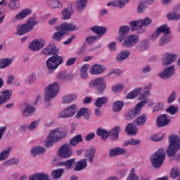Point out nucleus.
<instances>
[{
    "mask_svg": "<svg viewBox=\"0 0 180 180\" xmlns=\"http://www.w3.org/2000/svg\"><path fill=\"white\" fill-rule=\"evenodd\" d=\"M67 135V131L63 128H56L51 130L46 137V147H51L53 143H58Z\"/></svg>",
    "mask_w": 180,
    "mask_h": 180,
    "instance_id": "obj_1",
    "label": "nucleus"
},
{
    "mask_svg": "<svg viewBox=\"0 0 180 180\" xmlns=\"http://www.w3.org/2000/svg\"><path fill=\"white\" fill-rule=\"evenodd\" d=\"M36 25H37L36 18H31L27 20L25 23L17 26L15 34H17V36H23L26 34V33L32 32V30L34 28Z\"/></svg>",
    "mask_w": 180,
    "mask_h": 180,
    "instance_id": "obj_2",
    "label": "nucleus"
},
{
    "mask_svg": "<svg viewBox=\"0 0 180 180\" xmlns=\"http://www.w3.org/2000/svg\"><path fill=\"white\" fill-rule=\"evenodd\" d=\"M59 92L60 84H58V82H55L49 84L45 90V102H50V101L54 99Z\"/></svg>",
    "mask_w": 180,
    "mask_h": 180,
    "instance_id": "obj_3",
    "label": "nucleus"
},
{
    "mask_svg": "<svg viewBox=\"0 0 180 180\" xmlns=\"http://www.w3.org/2000/svg\"><path fill=\"white\" fill-rule=\"evenodd\" d=\"M89 88L96 89L97 94H103L107 88L105 77H99L91 80L89 84Z\"/></svg>",
    "mask_w": 180,
    "mask_h": 180,
    "instance_id": "obj_4",
    "label": "nucleus"
},
{
    "mask_svg": "<svg viewBox=\"0 0 180 180\" xmlns=\"http://www.w3.org/2000/svg\"><path fill=\"white\" fill-rule=\"evenodd\" d=\"M150 161L155 168H161L165 161V150L162 148L159 149L151 156Z\"/></svg>",
    "mask_w": 180,
    "mask_h": 180,
    "instance_id": "obj_5",
    "label": "nucleus"
},
{
    "mask_svg": "<svg viewBox=\"0 0 180 180\" xmlns=\"http://www.w3.org/2000/svg\"><path fill=\"white\" fill-rule=\"evenodd\" d=\"M147 103V100L142 101L139 102L133 110L128 111L125 114V120H131L136 117V116H139L140 113H141V109L146 106Z\"/></svg>",
    "mask_w": 180,
    "mask_h": 180,
    "instance_id": "obj_6",
    "label": "nucleus"
},
{
    "mask_svg": "<svg viewBox=\"0 0 180 180\" xmlns=\"http://www.w3.org/2000/svg\"><path fill=\"white\" fill-rule=\"evenodd\" d=\"M63 57L58 55H53L46 60V67L50 71H54V70L58 68L59 65L63 64Z\"/></svg>",
    "mask_w": 180,
    "mask_h": 180,
    "instance_id": "obj_7",
    "label": "nucleus"
},
{
    "mask_svg": "<svg viewBox=\"0 0 180 180\" xmlns=\"http://www.w3.org/2000/svg\"><path fill=\"white\" fill-rule=\"evenodd\" d=\"M153 20L148 17L138 20H133L129 22L132 32L140 30L143 26H148L151 25Z\"/></svg>",
    "mask_w": 180,
    "mask_h": 180,
    "instance_id": "obj_8",
    "label": "nucleus"
},
{
    "mask_svg": "<svg viewBox=\"0 0 180 180\" xmlns=\"http://www.w3.org/2000/svg\"><path fill=\"white\" fill-rule=\"evenodd\" d=\"M77 110L78 106L73 104L60 111L58 114V117L59 119H67L68 117H72V116L77 113Z\"/></svg>",
    "mask_w": 180,
    "mask_h": 180,
    "instance_id": "obj_9",
    "label": "nucleus"
},
{
    "mask_svg": "<svg viewBox=\"0 0 180 180\" xmlns=\"http://www.w3.org/2000/svg\"><path fill=\"white\" fill-rule=\"evenodd\" d=\"M170 32L171 31L169 27H168V25L164 24L155 30V31L150 35V40H153V41H155V40L160 37L161 33H163L164 34H169Z\"/></svg>",
    "mask_w": 180,
    "mask_h": 180,
    "instance_id": "obj_10",
    "label": "nucleus"
},
{
    "mask_svg": "<svg viewBox=\"0 0 180 180\" xmlns=\"http://www.w3.org/2000/svg\"><path fill=\"white\" fill-rule=\"evenodd\" d=\"M58 154L60 158H69L72 154V149L70 144L66 143L60 147Z\"/></svg>",
    "mask_w": 180,
    "mask_h": 180,
    "instance_id": "obj_11",
    "label": "nucleus"
},
{
    "mask_svg": "<svg viewBox=\"0 0 180 180\" xmlns=\"http://www.w3.org/2000/svg\"><path fill=\"white\" fill-rule=\"evenodd\" d=\"M139 35L131 34L126 37L124 40L122 46L124 47H133V46H136L137 43H139Z\"/></svg>",
    "mask_w": 180,
    "mask_h": 180,
    "instance_id": "obj_12",
    "label": "nucleus"
},
{
    "mask_svg": "<svg viewBox=\"0 0 180 180\" xmlns=\"http://www.w3.org/2000/svg\"><path fill=\"white\" fill-rule=\"evenodd\" d=\"M177 58L178 57L176 56V54L167 52L163 55L162 63L163 65H169V64L175 63Z\"/></svg>",
    "mask_w": 180,
    "mask_h": 180,
    "instance_id": "obj_13",
    "label": "nucleus"
},
{
    "mask_svg": "<svg viewBox=\"0 0 180 180\" xmlns=\"http://www.w3.org/2000/svg\"><path fill=\"white\" fill-rule=\"evenodd\" d=\"M56 30L61 32H74L77 30V25L73 22H64L62 25L56 27Z\"/></svg>",
    "mask_w": 180,
    "mask_h": 180,
    "instance_id": "obj_14",
    "label": "nucleus"
},
{
    "mask_svg": "<svg viewBox=\"0 0 180 180\" xmlns=\"http://www.w3.org/2000/svg\"><path fill=\"white\" fill-rule=\"evenodd\" d=\"M46 42L44 39H34L30 44L29 48L32 51H39L41 50L42 47H44Z\"/></svg>",
    "mask_w": 180,
    "mask_h": 180,
    "instance_id": "obj_15",
    "label": "nucleus"
},
{
    "mask_svg": "<svg viewBox=\"0 0 180 180\" xmlns=\"http://www.w3.org/2000/svg\"><path fill=\"white\" fill-rule=\"evenodd\" d=\"M106 71V67L100 64H94L89 70L90 74L91 75H101Z\"/></svg>",
    "mask_w": 180,
    "mask_h": 180,
    "instance_id": "obj_16",
    "label": "nucleus"
},
{
    "mask_svg": "<svg viewBox=\"0 0 180 180\" xmlns=\"http://www.w3.org/2000/svg\"><path fill=\"white\" fill-rule=\"evenodd\" d=\"M129 32H130V27L129 25H122L119 28V36L117 37V40H118L119 43H122V41L124 40V37H126V34H127Z\"/></svg>",
    "mask_w": 180,
    "mask_h": 180,
    "instance_id": "obj_17",
    "label": "nucleus"
},
{
    "mask_svg": "<svg viewBox=\"0 0 180 180\" xmlns=\"http://www.w3.org/2000/svg\"><path fill=\"white\" fill-rule=\"evenodd\" d=\"M46 151V148L41 146H35L31 148L30 153L32 157H37V155H43Z\"/></svg>",
    "mask_w": 180,
    "mask_h": 180,
    "instance_id": "obj_18",
    "label": "nucleus"
},
{
    "mask_svg": "<svg viewBox=\"0 0 180 180\" xmlns=\"http://www.w3.org/2000/svg\"><path fill=\"white\" fill-rule=\"evenodd\" d=\"M34 112H36V108L30 105H27L22 108V113L24 117H30V116H33Z\"/></svg>",
    "mask_w": 180,
    "mask_h": 180,
    "instance_id": "obj_19",
    "label": "nucleus"
},
{
    "mask_svg": "<svg viewBox=\"0 0 180 180\" xmlns=\"http://www.w3.org/2000/svg\"><path fill=\"white\" fill-rule=\"evenodd\" d=\"M91 116V110L86 108H82L76 115V119H81V117H84L86 120L89 119Z\"/></svg>",
    "mask_w": 180,
    "mask_h": 180,
    "instance_id": "obj_20",
    "label": "nucleus"
},
{
    "mask_svg": "<svg viewBox=\"0 0 180 180\" xmlns=\"http://www.w3.org/2000/svg\"><path fill=\"white\" fill-rule=\"evenodd\" d=\"M32 13V9L30 8H25L22 10L20 13H18L14 17L15 20H23V19H25V18H27L29 15Z\"/></svg>",
    "mask_w": 180,
    "mask_h": 180,
    "instance_id": "obj_21",
    "label": "nucleus"
},
{
    "mask_svg": "<svg viewBox=\"0 0 180 180\" xmlns=\"http://www.w3.org/2000/svg\"><path fill=\"white\" fill-rule=\"evenodd\" d=\"M123 154H126V149L119 146L111 148L109 150V155L110 157H117L118 155H123Z\"/></svg>",
    "mask_w": 180,
    "mask_h": 180,
    "instance_id": "obj_22",
    "label": "nucleus"
},
{
    "mask_svg": "<svg viewBox=\"0 0 180 180\" xmlns=\"http://www.w3.org/2000/svg\"><path fill=\"white\" fill-rule=\"evenodd\" d=\"M175 74V67L172 65L167 68H166L162 72H161L159 75L161 78H169L172 77Z\"/></svg>",
    "mask_w": 180,
    "mask_h": 180,
    "instance_id": "obj_23",
    "label": "nucleus"
},
{
    "mask_svg": "<svg viewBox=\"0 0 180 180\" xmlns=\"http://www.w3.org/2000/svg\"><path fill=\"white\" fill-rule=\"evenodd\" d=\"M169 124V118L167 117V115L164 114L160 115L157 119V125L158 127H164Z\"/></svg>",
    "mask_w": 180,
    "mask_h": 180,
    "instance_id": "obj_24",
    "label": "nucleus"
},
{
    "mask_svg": "<svg viewBox=\"0 0 180 180\" xmlns=\"http://www.w3.org/2000/svg\"><path fill=\"white\" fill-rule=\"evenodd\" d=\"M49 174L45 172H37L29 176L28 180H49Z\"/></svg>",
    "mask_w": 180,
    "mask_h": 180,
    "instance_id": "obj_25",
    "label": "nucleus"
},
{
    "mask_svg": "<svg viewBox=\"0 0 180 180\" xmlns=\"http://www.w3.org/2000/svg\"><path fill=\"white\" fill-rule=\"evenodd\" d=\"M12 96V91L11 90H4L0 94V106L5 103L6 101H9Z\"/></svg>",
    "mask_w": 180,
    "mask_h": 180,
    "instance_id": "obj_26",
    "label": "nucleus"
},
{
    "mask_svg": "<svg viewBox=\"0 0 180 180\" xmlns=\"http://www.w3.org/2000/svg\"><path fill=\"white\" fill-rule=\"evenodd\" d=\"M13 148L12 146H8L0 153V162L1 161H6L9 158Z\"/></svg>",
    "mask_w": 180,
    "mask_h": 180,
    "instance_id": "obj_27",
    "label": "nucleus"
},
{
    "mask_svg": "<svg viewBox=\"0 0 180 180\" xmlns=\"http://www.w3.org/2000/svg\"><path fill=\"white\" fill-rule=\"evenodd\" d=\"M88 4L87 0H77L75 2V9L77 12H82L86 8V5Z\"/></svg>",
    "mask_w": 180,
    "mask_h": 180,
    "instance_id": "obj_28",
    "label": "nucleus"
},
{
    "mask_svg": "<svg viewBox=\"0 0 180 180\" xmlns=\"http://www.w3.org/2000/svg\"><path fill=\"white\" fill-rule=\"evenodd\" d=\"M130 56V51L127 49L121 51L117 56H116V60L118 63H122V61H124L127 58H129Z\"/></svg>",
    "mask_w": 180,
    "mask_h": 180,
    "instance_id": "obj_29",
    "label": "nucleus"
},
{
    "mask_svg": "<svg viewBox=\"0 0 180 180\" xmlns=\"http://www.w3.org/2000/svg\"><path fill=\"white\" fill-rule=\"evenodd\" d=\"M96 152V148H91L86 150L84 153V157L87 158L89 162L92 164L94 162V158H95V153Z\"/></svg>",
    "mask_w": 180,
    "mask_h": 180,
    "instance_id": "obj_30",
    "label": "nucleus"
},
{
    "mask_svg": "<svg viewBox=\"0 0 180 180\" xmlns=\"http://www.w3.org/2000/svg\"><path fill=\"white\" fill-rule=\"evenodd\" d=\"M46 5L52 9H61L63 8V3L60 0H48Z\"/></svg>",
    "mask_w": 180,
    "mask_h": 180,
    "instance_id": "obj_31",
    "label": "nucleus"
},
{
    "mask_svg": "<svg viewBox=\"0 0 180 180\" xmlns=\"http://www.w3.org/2000/svg\"><path fill=\"white\" fill-rule=\"evenodd\" d=\"M75 164V158L70 159L64 162L58 163V167H65L67 169H72L74 165Z\"/></svg>",
    "mask_w": 180,
    "mask_h": 180,
    "instance_id": "obj_32",
    "label": "nucleus"
},
{
    "mask_svg": "<svg viewBox=\"0 0 180 180\" xmlns=\"http://www.w3.org/2000/svg\"><path fill=\"white\" fill-rule=\"evenodd\" d=\"M74 13V9L72 7L68 6L62 11L63 20H68L71 19V15Z\"/></svg>",
    "mask_w": 180,
    "mask_h": 180,
    "instance_id": "obj_33",
    "label": "nucleus"
},
{
    "mask_svg": "<svg viewBox=\"0 0 180 180\" xmlns=\"http://www.w3.org/2000/svg\"><path fill=\"white\" fill-rule=\"evenodd\" d=\"M12 63H13V58H1L0 60V69L5 70V68H7V67H9V65H11Z\"/></svg>",
    "mask_w": 180,
    "mask_h": 180,
    "instance_id": "obj_34",
    "label": "nucleus"
},
{
    "mask_svg": "<svg viewBox=\"0 0 180 180\" xmlns=\"http://www.w3.org/2000/svg\"><path fill=\"white\" fill-rule=\"evenodd\" d=\"M56 45L52 44L43 49L42 54H44L45 56H51L56 54Z\"/></svg>",
    "mask_w": 180,
    "mask_h": 180,
    "instance_id": "obj_35",
    "label": "nucleus"
},
{
    "mask_svg": "<svg viewBox=\"0 0 180 180\" xmlns=\"http://www.w3.org/2000/svg\"><path fill=\"white\" fill-rule=\"evenodd\" d=\"M78 98V95L77 94H71L65 95L62 98L63 103H71V102H74Z\"/></svg>",
    "mask_w": 180,
    "mask_h": 180,
    "instance_id": "obj_36",
    "label": "nucleus"
},
{
    "mask_svg": "<svg viewBox=\"0 0 180 180\" xmlns=\"http://www.w3.org/2000/svg\"><path fill=\"white\" fill-rule=\"evenodd\" d=\"M86 165H88L86 159H82L76 163L74 171H82L86 168Z\"/></svg>",
    "mask_w": 180,
    "mask_h": 180,
    "instance_id": "obj_37",
    "label": "nucleus"
},
{
    "mask_svg": "<svg viewBox=\"0 0 180 180\" xmlns=\"http://www.w3.org/2000/svg\"><path fill=\"white\" fill-rule=\"evenodd\" d=\"M124 106V102L123 101H116L112 103V110L116 113L122 111L123 107Z\"/></svg>",
    "mask_w": 180,
    "mask_h": 180,
    "instance_id": "obj_38",
    "label": "nucleus"
},
{
    "mask_svg": "<svg viewBox=\"0 0 180 180\" xmlns=\"http://www.w3.org/2000/svg\"><path fill=\"white\" fill-rule=\"evenodd\" d=\"M91 30L94 32V33H96V34H98L97 36H102V34H105L106 33V31L108 30L106 27H99V26H94L91 27Z\"/></svg>",
    "mask_w": 180,
    "mask_h": 180,
    "instance_id": "obj_39",
    "label": "nucleus"
},
{
    "mask_svg": "<svg viewBox=\"0 0 180 180\" xmlns=\"http://www.w3.org/2000/svg\"><path fill=\"white\" fill-rule=\"evenodd\" d=\"M141 91H142L141 87H138L132 90L131 92H129L127 95L126 99H134L135 98H137V96L140 95V92H141Z\"/></svg>",
    "mask_w": 180,
    "mask_h": 180,
    "instance_id": "obj_40",
    "label": "nucleus"
},
{
    "mask_svg": "<svg viewBox=\"0 0 180 180\" xmlns=\"http://www.w3.org/2000/svg\"><path fill=\"white\" fill-rule=\"evenodd\" d=\"M146 122H147V114L141 115L134 120L135 124L140 127L144 126Z\"/></svg>",
    "mask_w": 180,
    "mask_h": 180,
    "instance_id": "obj_41",
    "label": "nucleus"
},
{
    "mask_svg": "<svg viewBox=\"0 0 180 180\" xmlns=\"http://www.w3.org/2000/svg\"><path fill=\"white\" fill-rule=\"evenodd\" d=\"M125 131H127V134H137L139 133V128L134 124H129Z\"/></svg>",
    "mask_w": 180,
    "mask_h": 180,
    "instance_id": "obj_42",
    "label": "nucleus"
},
{
    "mask_svg": "<svg viewBox=\"0 0 180 180\" xmlns=\"http://www.w3.org/2000/svg\"><path fill=\"white\" fill-rule=\"evenodd\" d=\"M108 103V97L106 96H103V97H98L96 98L94 105L96 108H102L103 105H106Z\"/></svg>",
    "mask_w": 180,
    "mask_h": 180,
    "instance_id": "obj_43",
    "label": "nucleus"
},
{
    "mask_svg": "<svg viewBox=\"0 0 180 180\" xmlns=\"http://www.w3.org/2000/svg\"><path fill=\"white\" fill-rule=\"evenodd\" d=\"M139 49L140 51H146L147 49H148L150 46V40L149 39H142L139 43Z\"/></svg>",
    "mask_w": 180,
    "mask_h": 180,
    "instance_id": "obj_44",
    "label": "nucleus"
},
{
    "mask_svg": "<svg viewBox=\"0 0 180 180\" xmlns=\"http://www.w3.org/2000/svg\"><path fill=\"white\" fill-rule=\"evenodd\" d=\"M120 131V127H115L109 133L112 140H117L119 139V132Z\"/></svg>",
    "mask_w": 180,
    "mask_h": 180,
    "instance_id": "obj_45",
    "label": "nucleus"
},
{
    "mask_svg": "<svg viewBox=\"0 0 180 180\" xmlns=\"http://www.w3.org/2000/svg\"><path fill=\"white\" fill-rule=\"evenodd\" d=\"M154 0H145V1H141L139 4L137 12L138 13H143L146 12V8H147V4H146V2H153Z\"/></svg>",
    "mask_w": 180,
    "mask_h": 180,
    "instance_id": "obj_46",
    "label": "nucleus"
},
{
    "mask_svg": "<svg viewBox=\"0 0 180 180\" xmlns=\"http://www.w3.org/2000/svg\"><path fill=\"white\" fill-rule=\"evenodd\" d=\"M8 8L12 11H16L20 8V1L19 0H11L8 3Z\"/></svg>",
    "mask_w": 180,
    "mask_h": 180,
    "instance_id": "obj_47",
    "label": "nucleus"
},
{
    "mask_svg": "<svg viewBox=\"0 0 180 180\" xmlns=\"http://www.w3.org/2000/svg\"><path fill=\"white\" fill-rule=\"evenodd\" d=\"M64 174V169L60 168L52 172V176L53 179H60Z\"/></svg>",
    "mask_w": 180,
    "mask_h": 180,
    "instance_id": "obj_48",
    "label": "nucleus"
},
{
    "mask_svg": "<svg viewBox=\"0 0 180 180\" xmlns=\"http://www.w3.org/2000/svg\"><path fill=\"white\" fill-rule=\"evenodd\" d=\"M89 68V65L86 64L82 66L80 70V76L83 79H86L88 77V69Z\"/></svg>",
    "mask_w": 180,
    "mask_h": 180,
    "instance_id": "obj_49",
    "label": "nucleus"
},
{
    "mask_svg": "<svg viewBox=\"0 0 180 180\" xmlns=\"http://www.w3.org/2000/svg\"><path fill=\"white\" fill-rule=\"evenodd\" d=\"M19 159L12 158L4 162V167H11V165H18Z\"/></svg>",
    "mask_w": 180,
    "mask_h": 180,
    "instance_id": "obj_50",
    "label": "nucleus"
},
{
    "mask_svg": "<svg viewBox=\"0 0 180 180\" xmlns=\"http://www.w3.org/2000/svg\"><path fill=\"white\" fill-rule=\"evenodd\" d=\"M98 136H100L103 139V140H106L108 137H109V131H106V129L103 128H98L97 130Z\"/></svg>",
    "mask_w": 180,
    "mask_h": 180,
    "instance_id": "obj_51",
    "label": "nucleus"
},
{
    "mask_svg": "<svg viewBox=\"0 0 180 180\" xmlns=\"http://www.w3.org/2000/svg\"><path fill=\"white\" fill-rule=\"evenodd\" d=\"M70 146L75 147L78 143H82V136L81 134L75 136L70 141Z\"/></svg>",
    "mask_w": 180,
    "mask_h": 180,
    "instance_id": "obj_52",
    "label": "nucleus"
},
{
    "mask_svg": "<svg viewBox=\"0 0 180 180\" xmlns=\"http://www.w3.org/2000/svg\"><path fill=\"white\" fill-rule=\"evenodd\" d=\"M164 137H165V134H153L151 135L150 136V140H152V141H162V140H164Z\"/></svg>",
    "mask_w": 180,
    "mask_h": 180,
    "instance_id": "obj_53",
    "label": "nucleus"
},
{
    "mask_svg": "<svg viewBox=\"0 0 180 180\" xmlns=\"http://www.w3.org/2000/svg\"><path fill=\"white\" fill-rule=\"evenodd\" d=\"M171 36L168 35V34H165V36H163L159 41V45L160 46H165V44H167V43H169L171 41Z\"/></svg>",
    "mask_w": 180,
    "mask_h": 180,
    "instance_id": "obj_54",
    "label": "nucleus"
},
{
    "mask_svg": "<svg viewBox=\"0 0 180 180\" xmlns=\"http://www.w3.org/2000/svg\"><path fill=\"white\" fill-rule=\"evenodd\" d=\"M64 34H65V32H64V31L60 30V31L56 32L53 34L52 38L53 39V40H56V41H60Z\"/></svg>",
    "mask_w": 180,
    "mask_h": 180,
    "instance_id": "obj_55",
    "label": "nucleus"
},
{
    "mask_svg": "<svg viewBox=\"0 0 180 180\" xmlns=\"http://www.w3.org/2000/svg\"><path fill=\"white\" fill-rule=\"evenodd\" d=\"M39 126H40V120H35L28 126V130L30 131H34Z\"/></svg>",
    "mask_w": 180,
    "mask_h": 180,
    "instance_id": "obj_56",
    "label": "nucleus"
},
{
    "mask_svg": "<svg viewBox=\"0 0 180 180\" xmlns=\"http://www.w3.org/2000/svg\"><path fill=\"white\" fill-rule=\"evenodd\" d=\"M167 18L169 20H179L180 14L174 11L167 14Z\"/></svg>",
    "mask_w": 180,
    "mask_h": 180,
    "instance_id": "obj_57",
    "label": "nucleus"
},
{
    "mask_svg": "<svg viewBox=\"0 0 180 180\" xmlns=\"http://www.w3.org/2000/svg\"><path fill=\"white\" fill-rule=\"evenodd\" d=\"M170 176L175 179L177 176H180L179 168L178 167H174L170 172Z\"/></svg>",
    "mask_w": 180,
    "mask_h": 180,
    "instance_id": "obj_58",
    "label": "nucleus"
},
{
    "mask_svg": "<svg viewBox=\"0 0 180 180\" xmlns=\"http://www.w3.org/2000/svg\"><path fill=\"white\" fill-rule=\"evenodd\" d=\"M178 110H179V108L175 105H170L166 110L167 113H169L170 115H176Z\"/></svg>",
    "mask_w": 180,
    "mask_h": 180,
    "instance_id": "obj_59",
    "label": "nucleus"
},
{
    "mask_svg": "<svg viewBox=\"0 0 180 180\" xmlns=\"http://www.w3.org/2000/svg\"><path fill=\"white\" fill-rule=\"evenodd\" d=\"M36 81V73L30 74L25 79L27 84H33Z\"/></svg>",
    "mask_w": 180,
    "mask_h": 180,
    "instance_id": "obj_60",
    "label": "nucleus"
},
{
    "mask_svg": "<svg viewBox=\"0 0 180 180\" xmlns=\"http://www.w3.org/2000/svg\"><path fill=\"white\" fill-rule=\"evenodd\" d=\"M126 180H139V176L136 174L134 168L131 169L130 174Z\"/></svg>",
    "mask_w": 180,
    "mask_h": 180,
    "instance_id": "obj_61",
    "label": "nucleus"
},
{
    "mask_svg": "<svg viewBox=\"0 0 180 180\" xmlns=\"http://www.w3.org/2000/svg\"><path fill=\"white\" fill-rule=\"evenodd\" d=\"M70 76L67 73V72H61L58 75V79H61L62 81H66V79H69Z\"/></svg>",
    "mask_w": 180,
    "mask_h": 180,
    "instance_id": "obj_62",
    "label": "nucleus"
},
{
    "mask_svg": "<svg viewBox=\"0 0 180 180\" xmlns=\"http://www.w3.org/2000/svg\"><path fill=\"white\" fill-rule=\"evenodd\" d=\"M99 39H101V37L99 36H91V37H88L86 39V43H88V44H92V43H95V41L99 40Z\"/></svg>",
    "mask_w": 180,
    "mask_h": 180,
    "instance_id": "obj_63",
    "label": "nucleus"
},
{
    "mask_svg": "<svg viewBox=\"0 0 180 180\" xmlns=\"http://www.w3.org/2000/svg\"><path fill=\"white\" fill-rule=\"evenodd\" d=\"M164 109V103L163 102H159L153 110V112H159V110H162Z\"/></svg>",
    "mask_w": 180,
    "mask_h": 180,
    "instance_id": "obj_64",
    "label": "nucleus"
}]
</instances>
